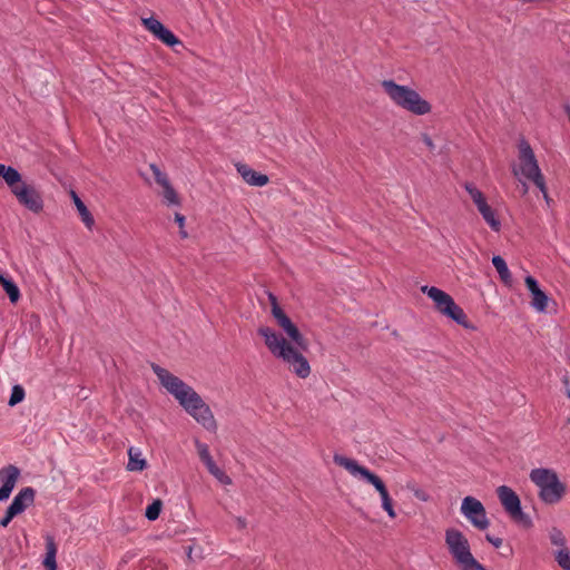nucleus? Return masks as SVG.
<instances>
[{"instance_id":"nucleus-1","label":"nucleus","mask_w":570,"mask_h":570,"mask_svg":"<svg viewBox=\"0 0 570 570\" xmlns=\"http://www.w3.org/2000/svg\"><path fill=\"white\" fill-rule=\"evenodd\" d=\"M268 298L272 306V315L289 341L268 326H261L257 333L264 338L266 347L274 357L283 361L289 371L298 377L306 379L311 374V366L302 351L308 350L307 340L281 308L276 296L269 293Z\"/></svg>"},{"instance_id":"nucleus-2","label":"nucleus","mask_w":570,"mask_h":570,"mask_svg":"<svg viewBox=\"0 0 570 570\" xmlns=\"http://www.w3.org/2000/svg\"><path fill=\"white\" fill-rule=\"evenodd\" d=\"M151 370L161 386L176 399L190 416L207 431L215 432L217 430V423L210 407L190 385L158 364L153 363Z\"/></svg>"},{"instance_id":"nucleus-3","label":"nucleus","mask_w":570,"mask_h":570,"mask_svg":"<svg viewBox=\"0 0 570 570\" xmlns=\"http://www.w3.org/2000/svg\"><path fill=\"white\" fill-rule=\"evenodd\" d=\"M151 370L161 386L176 399L190 416L207 431L215 432L217 430V423L210 407L190 385L158 364L153 363Z\"/></svg>"},{"instance_id":"nucleus-4","label":"nucleus","mask_w":570,"mask_h":570,"mask_svg":"<svg viewBox=\"0 0 570 570\" xmlns=\"http://www.w3.org/2000/svg\"><path fill=\"white\" fill-rule=\"evenodd\" d=\"M382 88L394 105L416 116L431 111V105L409 86L397 85L394 80H383Z\"/></svg>"},{"instance_id":"nucleus-5","label":"nucleus","mask_w":570,"mask_h":570,"mask_svg":"<svg viewBox=\"0 0 570 570\" xmlns=\"http://www.w3.org/2000/svg\"><path fill=\"white\" fill-rule=\"evenodd\" d=\"M334 462L347 470L352 475L360 476L367 483L372 484L380 493L383 510L390 518H395L396 513L393 508V500L390 497L384 482L376 474L371 472L367 468L360 465L355 460L343 455L335 454Z\"/></svg>"},{"instance_id":"nucleus-6","label":"nucleus","mask_w":570,"mask_h":570,"mask_svg":"<svg viewBox=\"0 0 570 570\" xmlns=\"http://www.w3.org/2000/svg\"><path fill=\"white\" fill-rule=\"evenodd\" d=\"M446 548L460 570H487L472 554L468 538L458 529L445 530Z\"/></svg>"},{"instance_id":"nucleus-7","label":"nucleus","mask_w":570,"mask_h":570,"mask_svg":"<svg viewBox=\"0 0 570 570\" xmlns=\"http://www.w3.org/2000/svg\"><path fill=\"white\" fill-rule=\"evenodd\" d=\"M530 480L539 488V498L547 504H556L562 500L567 487L559 480L558 474L546 468L533 469Z\"/></svg>"},{"instance_id":"nucleus-8","label":"nucleus","mask_w":570,"mask_h":570,"mask_svg":"<svg viewBox=\"0 0 570 570\" xmlns=\"http://www.w3.org/2000/svg\"><path fill=\"white\" fill-rule=\"evenodd\" d=\"M421 292L426 294L435 304V308L446 317L453 320L459 325L470 327L464 311L454 302V299L444 291L424 285Z\"/></svg>"},{"instance_id":"nucleus-9","label":"nucleus","mask_w":570,"mask_h":570,"mask_svg":"<svg viewBox=\"0 0 570 570\" xmlns=\"http://www.w3.org/2000/svg\"><path fill=\"white\" fill-rule=\"evenodd\" d=\"M518 148L520 165L519 169L513 168L514 176H518L520 171L522 176L531 180L538 188H542L544 176L541 173L532 147L525 139H521Z\"/></svg>"},{"instance_id":"nucleus-10","label":"nucleus","mask_w":570,"mask_h":570,"mask_svg":"<svg viewBox=\"0 0 570 570\" xmlns=\"http://www.w3.org/2000/svg\"><path fill=\"white\" fill-rule=\"evenodd\" d=\"M0 177L4 179L11 193L17 197L20 204L36 212L33 190L22 181L21 175L16 168L0 164Z\"/></svg>"},{"instance_id":"nucleus-11","label":"nucleus","mask_w":570,"mask_h":570,"mask_svg":"<svg viewBox=\"0 0 570 570\" xmlns=\"http://www.w3.org/2000/svg\"><path fill=\"white\" fill-rule=\"evenodd\" d=\"M497 493L504 511L514 522L527 528L532 524L530 517L521 509V501L518 494L511 488L501 485L497 489Z\"/></svg>"},{"instance_id":"nucleus-12","label":"nucleus","mask_w":570,"mask_h":570,"mask_svg":"<svg viewBox=\"0 0 570 570\" xmlns=\"http://www.w3.org/2000/svg\"><path fill=\"white\" fill-rule=\"evenodd\" d=\"M461 513L478 530H485L490 525L487 511L482 502L474 497H465L461 503Z\"/></svg>"},{"instance_id":"nucleus-13","label":"nucleus","mask_w":570,"mask_h":570,"mask_svg":"<svg viewBox=\"0 0 570 570\" xmlns=\"http://www.w3.org/2000/svg\"><path fill=\"white\" fill-rule=\"evenodd\" d=\"M142 26L154 35L159 41L165 43L168 47H175L177 45L181 46V41L168 29L166 28L158 19L154 17L142 18Z\"/></svg>"},{"instance_id":"nucleus-14","label":"nucleus","mask_w":570,"mask_h":570,"mask_svg":"<svg viewBox=\"0 0 570 570\" xmlns=\"http://www.w3.org/2000/svg\"><path fill=\"white\" fill-rule=\"evenodd\" d=\"M196 448H197L199 458L203 461V463L206 465L208 472L214 478H216L222 484H226V485L232 484V479L223 470H220L214 462V460L209 453V449H208L207 444L200 443L197 441Z\"/></svg>"},{"instance_id":"nucleus-15","label":"nucleus","mask_w":570,"mask_h":570,"mask_svg":"<svg viewBox=\"0 0 570 570\" xmlns=\"http://www.w3.org/2000/svg\"><path fill=\"white\" fill-rule=\"evenodd\" d=\"M19 476L20 470L16 465L9 464L0 470V501L9 499Z\"/></svg>"},{"instance_id":"nucleus-16","label":"nucleus","mask_w":570,"mask_h":570,"mask_svg":"<svg viewBox=\"0 0 570 570\" xmlns=\"http://www.w3.org/2000/svg\"><path fill=\"white\" fill-rule=\"evenodd\" d=\"M524 282H525L527 288L529 289V292L532 295L531 306L538 312H544L548 306L549 297L539 287V284L534 277L529 275L525 277Z\"/></svg>"},{"instance_id":"nucleus-17","label":"nucleus","mask_w":570,"mask_h":570,"mask_svg":"<svg viewBox=\"0 0 570 570\" xmlns=\"http://www.w3.org/2000/svg\"><path fill=\"white\" fill-rule=\"evenodd\" d=\"M35 500V490L30 487L21 489L7 508L16 517L22 513Z\"/></svg>"},{"instance_id":"nucleus-18","label":"nucleus","mask_w":570,"mask_h":570,"mask_svg":"<svg viewBox=\"0 0 570 570\" xmlns=\"http://www.w3.org/2000/svg\"><path fill=\"white\" fill-rule=\"evenodd\" d=\"M237 173L250 186L263 187L268 184L269 178L265 174H261L252 169L248 165L237 163L235 165Z\"/></svg>"},{"instance_id":"nucleus-19","label":"nucleus","mask_w":570,"mask_h":570,"mask_svg":"<svg viewBox=\"0 0 570 570\" xmlns=\"http://www.w3.org/2000/svg\"><path fill=\"white\" fill-rule=\"evenodd\" d=\"M45 556L42 559V566L46 570H57L56 556L58 551L57 543L55 538L50 534H46L45 537Z\"/></svg>"},{"instance_id":"nucleus-20","label":"nucleus","mask_w":570,"mask_h":570,"mask_svg":"<svg viewBox=\"0 0 570 570\" xmlns=\"http://www.w3.org/2000/svg\"><path fill=\"white\" fill-rule=\"evenodd\" d=\"M71 198L73 200V204L77 207V210L79 213V216H80L82 223L85 224V226L88 229H91L92 226L95 225V219H94L92 215L90 214V212L88 210L87 206L83 204V202L79 198V196L73 190L71 191Z\"/></svg>"},{"instance_id":"nucleus-21","label":"nucleus","mask_w":570,"mask_h":570,"mask_svg":"<svg viewBox=\"0 0 570 570\" xmlns=\"http://www.w3.org/2000/svg\"><path fill=\"white\" fill-rule=\"evenodd\" d=\"M128 464L127 469L129 471H142L147 463L146 460L141 456V452L135 448H130L128 450Z\"/></svg>"},{"instance_id":"nucleus-22","label":"nucleus","mask_w":570,"mask_h":570,"mask_svg":"<svg viewBox=\"0 0 570 570\" xmlns=\"http://www.w3.org/2000/svg\"><path fill=\"white\" fill-rule=\"evenodd\" d=\"M0 285L3 287L4 292L8 294L11 303H17L19 301L20 291H19L18 286L11 278L4 276L1 273H0Z\"/></svg>"},{"instance_id":"nucleus-23","label":"nucleus","mask_w":570,"mask_h":570,"mask_svg":"<svg viewBox=\"0 0 570 570\" xmlns=\"http://www.w3.org/2000/svg\"><path fill=\"white\" fill-rule=\"evenodd\" d=\"M485 220V223L490 226V228L494 232H499L501 228V222L495 216L494 210L487 204L478 209Z\"/></svg>"},{"instance_id":"nucleus-24","label":"nucleus","mask_w":570,"mask_h":570,"mask_svg":"<svg viewBox=\"0 0 570 570\" xmlns=\"http://www.w3.org/2000/svg\"><path fill=\"white\" fill-rule=\"evenodd\" d=\"M492 264L495 267L501 281L504 284L510 285L512 277L505 261L501 256L497 255L492 257Z\"/></svg>"},{"instance_id":"nucleus-25","label":"nucleus","mask_w":570,"mask_h":570,"mask_svg":"<svg viewBox=\"0 0 570 570\" xmlns=\"http://www.w3.org/2000/svg\"><path fill=\"white\" fill-rule=\"evenodd\" d=\"M464 188L468 191V194L470 195L471 199L473 200V203L475 204L478 209L488 204L483 193L479 188H476L473 184L465 183Z\"/></svg>"},{"instance_id":"nucleus-26","label":"nucleus","mask_w":570,"mask_h":570,"mask_svg":"<svg viewBox=\"0 0 570 570\" xmlns=\"http://www.w3.org/2000/svg\"><path fill=\"white\" fill-rule=\"evenodd\" d=\"M556 561L563 570H570V549L560 548L556 553Z\"/></svg>"},{"instance_id":"nucleus-27","label":"nucleus","mask_w":570,"mask_h":570,"mask_svg":"<svg viewBox=\"0 0 570 570\" xmlns=\"http://www.w3.org/2000/svg\"><path fill=\"white\" fill-rule=\"evenodd\" d=\"M161 507H163V502L157 499V500H154L147 508H146V511H145V517L150 520V521H155L158 519L159 514H160V511H161Z\"/></svg>"},{"instance_id":"nucleus-28","label":"nucleus","mask_w":570,"mask_h":570,"mask_svg":"<svg viewBox=\"0 0 570 570\" xmlns=\"http://www.w3.org/2000/svg\"><path fill=\"white\" fill-rule=\"evenodd\" d=\"M163 197L168 205H179V198L170 183L163 186Z\"/></svg>"},{"instance_id":"nucleus-29","label":"nucleus","mask_w":570,"mask_h":570,"mask_svg":"<svg viewBox=\"0 0 570 570\" xmlns=\"http://www.w3.org/2000/svg\"><path fill=\"white\" fill-rule=\"evenodd\" d=\"M549 539H550L551 543L556 547H559V548L566 547V538H564L562 531L558 528H552L549 531Z\"/></svg>"},{"instance_id":"nucleus-30","label":"nucleus","mask_w":570,"mask_h":570,"mask_svg":"<svg viewBox=\"0 0 570 570\" xmlns=\"http://www.w3.org/2000/svg\"><path fill=\"white\" fill-rule=\"evenodd\" d=\"M23 397H24V390H23V387L20 386V385H14L12 387L11 395H10L8 404L10 406H14L18 403H20L23 400Z\"/></svg>"},{"instance_id":"nucleus-31","label":"nucleus","mask_w":570,"mask_h":570,"mask_svg":"<svg viewBox=\"0 0 570 570\" xmlns=\"http://www.w3.org/2000/svg\"><path fill=\"white\" fill-rule=\"evenodd\" d=\"M150 169L154 174L155 180L157 184H159L161 187L169 184V179L165 173H163L155 164L150 165Z\"/></svg>"},{"instance_id":"nucleus-32","label":"nucleus","mask_w":570,"mask_h":570,"mask_svg":"<svg viewBox=\"0 0 570 570\" xmlns=\"http://www.w3.org/2000/svg\"><path fill=\"white\" fill-rule=\"evenodd\" d=\"M185 220L186 219L184 215H181L180 213L175 214V222L178 224L179 235L184 239L188 237V234L185 229Z\"/></svg>"},{"instance_id":"nucleus-33","label":"nucleus","mask_w":570,"mask_h":570,"mask_svg":"<svg viewBox=\"0 0 570 570\" xmlns=\"http://www.w3.org/2000/svg\"><path fill=\"white\" fill-rule=\"evenodd\" d=\"M485 540L491 543L494 548H500L503 543V540L498 537H492L490 534L485 535Z\"/></svg>"},{"instance_id":"nucleus-34","label":"nucleus","mask_w":570,"mask_h":570,"mask_svg":"<svg viewBox=\"0 0 570 570\" xmlns=\"http://www.w3.org/2000/svg\"><path fill=\"white\" fill-rule=\"evenodd\" d=\"M16 515L7 509L3 518L0 519V527H7Z\"/></svg>"},{"instance_id":"nucleus-35","label":"nucleus","mask_w":570,"mask_h":570,"mask_svg":"<svg viewBox=\"0 0 570 570\" xmlns=\"http://www.w3.org/2000/svg\"><path fill=\"white\" fill-rule=\"evenodd\" d=\"M540 191L542 193L543 195V198L547 203L548 206H551V203H552V199L550 198V196L548 195V190H547V186H546V180L543 179V186L542 188H539Z\"/></svg>"},{"instance_id":"nucleus-36","label":"nucleus","mask_w":570,"mask_h":570,"mask_svg":"<svg viewBox=\"0 0 570 570\" xmlns=\"http://www.w3.org/2000/svg\"><path fill=\"white\" fill-rule=\"evenodd\" d=\"M235 522L238 530H244L247 527V521L243 517H235Z\"/></svg>"},{"instance_id":"nucleus-37","label":"nucleus","mask_w":570,"mask_h":570,"mask_svg":"<svg viewBox=\"0 0 570 570\" xmlns=\"http://www.w3.org/2000/svg\"><path fill=\"white\" fill-rule=\"evenodd\" d=\"M422 140L429 149H431V150L434 149V144L429 135L423 134Z\"/></svg>"},{"instance_id":"nucleus-38","label":"nucleus","mask_w":570,"mask_h":570,"mask_svg":"<svg viewBox=\"0 0 570 570\" xmlns=\"http://www.w3.org/2000/svg\"><path fill=\"white\" fill-rule=\"evenodd\" d=\"M522 189H523V194L528 193L529 187L525 183L523 184Z\"/></svg>"},{"instance_id":"nucleus-39","label":"nucleus","mask_w":570,"mask_h":570,"mask_svg":"<svg viewBox=\"0 0 570 570\" xmlns=\"http://www.w3.org/2000/svg\"><path fill=\"white\" fill-rule=\"evenodd\" d=\"M567 396L570 399V390H567Z\"/></svg>"},{"instance_id":"nucleus-40","label":"nucleus","mask_w":570,"mask_h":570,"mask_svg":"<svg viewBox=\"0 0 570 570\" xmlns=\"http://www.w3.org/2000/svg\"><path fill=\"white\" fill-rule=\"evenodd\" d=\"M568 422L570 423V417L568 419Z\"/></svg>"}]
</instances>
